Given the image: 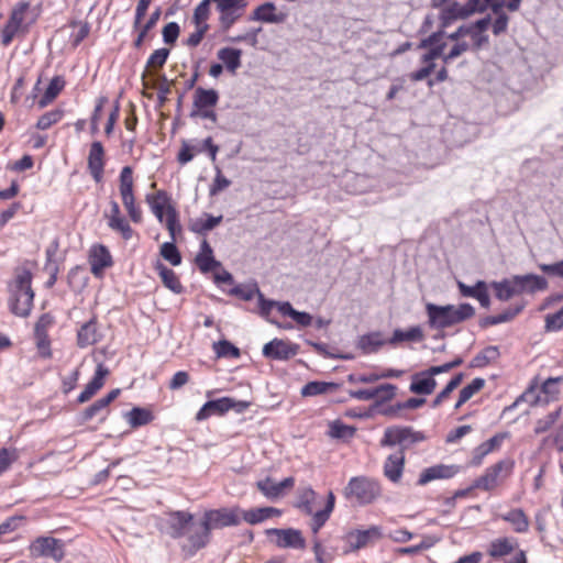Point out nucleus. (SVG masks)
Masks as SVG:
<instances>
[{
	"instance_id": "obj_43",
	"label": "nucleus",
	"mask_w": 563,
	"mask_h": 563,
	"mask_svg": "<svg viewBox=\"0 0 563 563\" xmlns=\"http://www.w3.org/2000/svg\"><path fill=\"white\" fill-rule=\"evenodd\" d=\"M223 217L222 216H211L208 213H205L202 217L197 219L192 225V229L199 233H205L207 231L212 230L218 224L221 223Z\"/></svg>"
},
{
	"instance_id": "obj_8",
	"label": "nucleus",
	"mask_w": 563,
	"mask_h": 563,
	"mask_svg": "<svg viewBox=\"0 0 563 563\" xmlns=\"http://www.w3.org/2000/svg\"><path fill=\"white\" fill-rule=\"evenodd\" d=\"M515 462L505 459L486 468L485 473L474 481L473 487L490 492L495 489L512 472Z\"/></svg>"
},
{
	"instance_id": "obj_37",
	"label": "nucleus",
	"mask_w": 563,
	"mask_h": 563,
	"mask_svg": "<svg viewBox=\"0 0 563 563\" xmlns=\"http://www.w3.org/2000/svg\"><path fill=\"white\" fill-rule=\"evenodd\" d=\"M385 344L379 332H372L360 336L357 341V347L364 353L369 354L377 352L380 346Z\"/></svg>"
},
{
	"instance_id": "obj_62",
	"label": "nucleus",
	"mask_w": 563,
	"mask_h": 563,
	"mask_svg": "<svg viewBox=\"0 0 563 563\" xmlns=\"http://www.w3.org/2000/svg\"><path fill=\"white\" fill-rule=\"evenodd\" d=\"M563 382V376L561 377H550L542 384V393L549 396L551 399H554L559 394L558 384Z\"/></svg>"
},
{
	"instance_id": "obj_6",
	"label": "nucleus",
	"mask_w": 563,
	"mask_h": 563,
	"mask_svg": "<svg viewBox=\"0 0 563 563\" xmlns=\"http://www.w3.org/2000/svg\"><path fill=\"white\" fill-rule=\"evenodd\" d=\"M146 202L161 223L166 224L173 241H176V210L165 191L146 195Z\"/></svg>"
},
{
	"instance_id": "obj_35",
	"label": "nucleus",
	"mask_w": 563,
	"mask_h": 563,
	"mask_svg": "<svg viewBox=\"0 0 563 563\" xmlns=\"http://www.w3.org/2000/svg\"><path fill=\"white\" fill-rule=\"evenodd\" d=\"M523 307V305H520L515 308H508L503 313H499L497 316L485 317L479 321V325L482 328H487L490 325L509 322L522 311Z\"/></svg>"
},
{
	"instance_id": "obj_14",
	"label": "nucleus",
	"mask_w": 563,
	"mask_h": 563,
	"mask_svg": "<svg viewBox=\"0 0 563 563\" xmlns=\"http://www.w3.org/2000/svg\"><path fill=\"white\" fill-rule=\"evenodd\" d=\"M423 439L421 432H416L409 427H391L385 430L380 444L383 446L401 445L404 451L409 444L420 442Z\"/></svg>"
},
{
	"instance_id": "obj_25",
	"label": "nucleus",
	"mask_w": 563,
	"mask_h": 563,
	"mask_svg": "<svg viewBox=\"0 0 563 563\" xmlns=\"http://www.w3.org/2000/svg\"><path fill=\"white\" fill-rule=\"evenodd\" d=\"M405 467V453L402 450L390 454L384 463V475L391 483H399Z\"/></svg>"
},
{
	"instance_id": "obj_51",
	"label": "nucleus",
	"mask_w": 563,
	"mask_h": 563,
	"mask_svg": "<svg viewBox=\"0 0 563 563\" xmlns=\"http://www.w3.org/2000/svg\"><path fill=\"white\" fill-rule=\"evenodd\" d=\"M108 225L121 233L123 239L129 240L132 238L133 230L123 217H117L108 221Z\"/></svg>"
},
{
	"instance_id": "obj_54",
	"label": "nucleus",
	"mask_w": 563,
	"mask_h": 563,
	"mask_svg": "<svg viewBox=\"0 0 563 563\" xmlns=\"http://www.w3.org/2000/svg\"><path fill=\"white\" fill-rule=\"evenodd\" d=\"M258 292H261V291L255 284L254 285H239L231 290L232 295H235L239 298L246 300V301L252 300L255 295L258 296Z\"/></svg>"
},
{
	"instance_id": "obj_17",
	"label": "nucleus",
	"mask_w": 563,
	"mask_h": 563,
	"mask_svg": "<svg viewBox=\"0 0 563 563\" xmlns=\"http://www.w3.org/2000/svg\"><path fill=\"white\" fill-rule=\"evenodd\" d=\"M512 282L516 288L517 296L529 294L533 295L538 291L548 289V280L540 275L526 274V275H514Z\"/></svg>"
},
{
	"instance_id": "obj_39",
	"label": "nucleus",
	"mask_w": 563,
	"mask_h": 563,
	"mask_svg": "<svg viewBox=\"0 0 563 563\" xmlns=\"http://www.w3.org/2000/svg\"><path fill=\"white\" fill-rule=\"evenodd\" d=\"M492 287L495 290V296L501 301H507L514 296H517L516 288L512 282V277L505 278L500 282H494Z\"/></svg>"
},
{
	"instance_id": "obj_2",
	"label": "nucleus",
	"mask_w": 563,
	"mask_h": 563,
	"mask_svg": "<svg viewBox=\"0 0 563 563\" xmlns=\"http://www.w3.org/2000/svg\"><path fill=\"white\" fill-rule=\"evenodd\" d=\"M31 283V272L26 268H19L15 271L14 279L9 286L10 308L19 317L29 316L33 307L34 292Z\"/></svg>"
},
{
	"instance_id": "obj_13",
	"label": "nucleus",
	"mask_w": 563,
	"mask_h": 563,
	"mask_svg": "<svg viewBox=\"0 0 563 563\" xmlns=\"http://www.w3.org/2000/svg\"><path fill=\"white\" fill-rule=\"evenodd\" d=\"M246 0H220L217 10L219 11V23L222 31H228L245 13Z\"/></svg>"
},
{
	"instance_id": "obj_57",
	"label": "nucleus",
	"mask_w": 563,
	"mask_h": 563,
	"mask_svg": "<svg viewBox=\"0 0 563 563\" xmlns=\"http://www.w3.org/2000/svg\"><path fill=\"white\" fill-rule=\"evenodd\" d=\"M62 119V112L59 111H49L40 117L36 123V128L40 130H47L53 124L57 123Z\"/></svg>"
},
{
	"instance_id": "obj_27",
	"label": "nucleus",
	"mask_w": 563,
	"mask_h": 563,
	"mask_svg": "<svg viewBox=\"0 0 563 563\" xmlns=\"http://www.w3.org/2000/svg\"><path fill=\"white\" fill-rule=\"evenodd\" d=\"M437 387V380L434 376L427 373L426 371L416 373L412 375V382L409 386V390L418 395H430Z\"/></svg>"
},
{
	"instance_id": "obj_4",
	"label": "nucleus",
	"mask_w": 563,
	"mask_h": 563,
	"mask_svg": "<svg viewBox=\"0 0 563 563\" xmlns=\"http://www.w3.org/2000/svg\"><path fill=\"white\" fill-rule=\"evenodd\" d=\"M382 495V486L378 481L367 476H354L343 489V496L347 501L357 506L373 504Z\"/></svg>"
},
{
	"instance_id": "obj_3",
	"label": "nucleus",
	"mask_w": 563,
	"mask_h": 563,
	"mask_svg": "<svg viewBox=\"0 0 563 563\" xmlns=\"http://www.w3.org/2000/svg\"><path fill=\"white\" fill-rule=\"evenodd\" d=\"M426 310L430 327L435 329L452 327L472 318L475 314V309L470 303H461L459 306H438L434 303H427Z\"/></svg>"
},
{
	"instance_id": "obj_50",
	"label": "nucleus",
	"mask_w": 563,
	"mask_h": 563,
	"mask_svg": "<svg viewBox=\"0 0 563 563\" xmlns=\"http://www.w3.org/2000/svg\"><path fill=\"white\" fill-rule=\"evenodd\" d=\"M220 0H202L195 9L194 21L196 24H207L210 15V3H219Z\"/></svg>"
},
{
	"instance_id": "obj_38",
	"label": "nucleus",
	"mask_w": 563,
	"mask_h": 563,
	"mask_svg": "<svg viewBox=\"0 0 563 563\" xmlns=\"http://www.w3.org/2000/svg\"><path fill=\"white\" fill-rule=\"evenodd\" d=\"M499 349L497 346H487L477 353L471 361V367H485L495 362L499 357Z\"/></svg>"
},
{
	"instance_id": "obj_33",
	"label": "nucleus",
	"mask_w": 563,
	"mask_h": 563,
	"mask_svg": "<svg viewBox=\"0 0 563 563\" xmlns=\"http://www.w3.org/2000/svg\"><path fill=\"white\" fill-rule=\"evenodd\" d=\"M500 518L510 523L517 533H525L529 530V519L521 508L510 509L508 512L500 515Z\"/></svg>"
},
{
	"instance_id": "obj_34",
	"label": "nucleus",
	"mask_w": 563,
	"mask_h": 563,
	"mask_svg": "<svg viewBox=\"0 0 563 563\" xmlns=\"http://www.w3.org/2000/svg\"><path fill=\"white\" fill-rule=\"evenodd\" d=\"M217 56L231 73H235L236 69L241 67L242 51L239 48H220L217 53Z\"/></svg>"
},
{
	"instance_id": "obj_7",
	"label": "nucleus",
	"mask_w": 563,
	"mask_h": 563,
	"mask_svg": "<svg viewBox=\"0 0 563 563\" xmlns=\"http://www.w3.org/2000/svg\"><path fill=\"white\" fill-rule=\"evenodd\" d=\"M169 55L168 48L156 49L147 59V68L153 79V87L157 91L159 106L162 107L165 101L168 100V95L172 92V86H174V79L168 80L165 76L155 74V70L162 68L166 63Z\"/></svg>"
},
{
	"instance_id": "obj_55",
	"label": "nucleus",
	"mask_w": 563,
	"mask_h": 563,
	"mask_svg": "<svg viewBox=\"0 0 563 563\" xmlns=\"http://www.w3.org/2000/svg\"><path fill=\"white\" fill-rule=\"evenodd\" d=\"M435 541L437 540L433 537L428 536V537H424L419 544L401 548L398 550V552L401 554L415 555V554L421 552L422 550H427V549H430L431 547H433Z\"/></svg>"
},
{
	"instance_id": "obj_9",
	"label": "nucleus",
	"mask_w": 563,
	"mask_h": 563,
	"mask_svg": "<svg viewBox=\"0 0 563 563\" xmlns=\"http://www.w3.org/2000/svg\"><path fill=\"white\" fill-rule=\"evenodd\" d=\"M511 553H514V556L507 563H527L526 552L519 549V543L515 538H497L489 543L487 549V554L495 560Z\"/></svg>"
},
{
	"instance_id": "obj_46",
	"label": "nucleus",
	"mask_w": 563,
	"mask_h": 563,
	"mask_svg": "<svg viewBox=\"0 0 563 563\" xmlns=\"http://www.w3.org/2000/svg\"><path fill=\"white\" fill-rule=\"evenodd\" d=\"M424 404H426L424 398H409L408 400H406L404 402H398L395 406L389 407L385 411V415L396 418V417H398V412L400 410L416 409V408L423 406Z\"/></svg>"
},
{
	"instance_id": "obj_49",
	"label": "nucleus",
	"mask_w": 563,
	"mask_h": 563,
	"mask_svg": "<svg viewBox=\"0 0 563 563\" xmlns=\"http://www.w3.org/2000/svg\"><path fill=\"white\" fill-rule=\"evenodd\" d=\"M156 272L158 273L163 284L169 288L170 290L173 291H176V279H175V275H174V272L169 268H167L161 261V258H158L156 262H155V265H154Z\"/></svg>"
},
{
	"instance_id": "obj_42",
	"label": "nucleus",
	"mask_w": 563,
	"mask_h": 563,
	"mask_svg": "<svg viewBox=\"0 0 563 563\" xmlns=\"http://www.w3.org/2000/svg\"><path fill=\"white\" fill-rule=\"evenodd\" d=\"M335 505V496L330 490L328 493V498L324 507L320 510H314L312 516V519L320 523L322 527L325 525V522L329 520Z\"/></svg>"
},
{
	"instance_id": "obj_11",
	"label": "nucleus",
	"mask_w": 563,
	"mask_h": 563,
	"mask_svg": "<svg viewBox=\"0 0 563 563\" xmlns=\"http://www.w3.org/2000/svg\"><path fill=\"white\" fill-rule=\"evenodd\" d=\"M132 168L130 166H125L122 168L120 173V195L122 198V203L126 209L129 217L133 222H140L142 220V211L135 205L134 195H133V177H132Z\"/></svg>"
},
{
	"instance_id": "obj_12",
	"label": "nucleus",
	"mask_w": 563,
	"mask_h": 563,
	"mask_svg": "<svg viewBox=\"0 0 563 563\" xmlns=\"http://www.w3.org/2000/svg\"><path fill=\"white\" fill-rule=\"evenodd\" d=\"M219 95L214 89L197 88L194 93V111L192 115L216 122L217 114L213 110L218 103Z\"/></svg>"
},
{
	"instance_id": "obj_36",
	"label": "nucleus",
	"mask_w": 563,
	"mask_h": 563,
	"mask_svg": "<svg viewBox=\"0 0 563 563\" xmlns=\"http://www.w3.org/2000/svg\"><path fill=\"white\" fill-rule=\"evenodd\" d=\"M317 493L311 487L299 492L296 507L306 515H312L317 506Z\"/></svg>"
},
{
	"instance_id": "obj_60",
	"label": "nucleus",
	"mask_w": 563,
	"mask_h": 563,
	"mask_svg": "<svg viewBox=\"0 0 563 563\" xmlns=\"http://www.w3.org/2000/svg\"><path fill=\"white\" fill-rule=\"evenodd\" d=\"M545 329L548 331H559L563 329V307L555 313L545 317Z\"/></svg>"
},
{
	"instance_id": "obj_26",
	"label": "nucleus",
	"mask_w": 563,
	"mask_h": 563,
	"mask_svg": "<svg viewBox=\"0 0 563 563\" xmlns=\"http://www.w3.org/2000/svg\"><path fill=\"white\" fill-rule=\"evenodd\" d=\"M272 533L278 536L277 544L280 548L305 549L306 541L299 530L272 529Z\"/></svg>"
},
{
	"instance_id": "obj_31",
	"label": "nucleus",
	"mask_w": 563,
	"mask_h": 563,
	"mask_svg": "<svg viewBox=\"0 0 563 563\" xmlns=\"http://www.w3.org/2000/svg\"><path fill=\"white\" fill-rule=\"evenodd\" d=\"M280 510L274 507H260L249 510H243L241 514V521L244 520L250 525H257L272 517L280 516Z\"/></svg>"
},
{
	"instance_id": "obj_28",
	"label": "nucleus",
	"mask_w": 563,
	"mask_h": 563,
	"mask_svg": "<svg viewBox=\"0 0 563 563\" xmlns=\"http://www.w3.org/2000/svg\"><path fill=\"white\" fill-rule=\"evenodd\" d=\"M230 410V397H222L207 401L196 415L198 421L208 419L211 416H221Z\"/></svg>"
},
{
	"instance_id": "obj_18",
	"label": "nucleus",
	"mask_w": 563,
	"mask_h": 563,
	"mask_svg": "<svg viewBox=\"0 0 563 563\" xmlns=\"http://www.w3.org/2000/svg\"><path fill=\"white\" fill-rule=\"evenodd\" d=\"M298 353V345L282 339H274L263 347V355L273 360H288Z\"/></svg>"
},
{
	"instance_id": "obj_20",
	"label": "nucleus",
	"mask_w": 563,
	"mask_h": 563,
	"mask_svg": "<svg viewBox=\"0 0 563 563\" xmlns=\"http://www.w3.org/2000/svg\"><path fill=\"white\" fill-rule=\"evenodd\" d=\"M288 18L285 11H277L273 2H265L258 5L250 15V21H260L264 23L279 24L284 23Z\"/></svg>"
},
{
	"instance_id": "obj_21",
	"label": "nucleus",
	"mask_w": 563,
	"mask_h": 563,
	"mask_svg": "<svg viewBox=\"0 0 563 563\" xmlns=\"http://www.w3.org/2000/svg\"><path fill=\"white\" fill-rule=\"evenodd\" d=\"M294 484V477H286L279 483L274 482L271 477H266L256 482V487L266 498L274 500L283 496L285 489L292 488Z\"/></svg>"
},
{
	"instance_id": "obj_59",
	"label": "nucleus",
	"mask_w": 563,
	"mask_h": 563,
	"mask_svg": "<svg viewBox=\"0 0 563 563\" xmlns=\"http://www.w3.org/2000/svg\"><path fill=\"white\" fill-rule=\"evenodd\" d=\"M34 335L36 339V345H37L41 356L49 357L51 349H49V341H48L47 332L46 331H34Z\"/></svg>"
},
{
	"instance_id": "obj_58",
	"label": "nucleus",
	"mask_w": 563,
	"mask_h": 563,
	"mask_svg": "<svg viewBox=\"0 0 563 563\" xmlns=\"http://www.w3.org/2000/svg\"><path fill=\"white\" fill-rule=\"evenodd\" d=\"M216 170L217 174L209 190L210 196H217L220 191L227 189L231 185V181L222 175L219 167H217Z\"/></svg>"
},
{
	"instance_id": "obj_32",
	"label": "nucleus",
	"mask_w": 563,
	"mask_h": 563,
	"mask_svg": "<svg viewBox=\"0 0 563 563\" xmlns=\"http://www.w3.org/2000/svg\"><path fill=\"white\" fill-rule=\"evenodd\" d=\"M459 289L463 296L476 298L482 307H489L490 299L484 282L479 280L475 286H467L459 282Z\"/></svg>"
},
{
	"instance_id": "obj_45",
	"label": "nucleus",
	"mask_w": 563,
	"mask_h": 563,
	"mask_svg": "<svg viewBox=\"0 0 563 563\" xmlns=\"http://www.w3.org/2000/svg\"><path fill=\"white\" fill-rule=\"evenodd\" d=\"M336 387L333 383L325 382H310L306 384L301 389L302 396H317L332 390Z\"/></svg>"
},
{
	"instance_id": "obj_64",
	"label": "nucleus",
	"mask_w": 563,
	"mask_h": 563,
	"mask_svg": "<svg viewBox=\"0 0 563 563\" xmlns=\"http://www.w3.org/2000/svg\"><path fill=\"white\" fill-rule=\"evenodd\" d=\"M538 267L549 276L563 278V260L553 264H538Z\"/></svg>"
},
{
	"instance_id": "obj_15",
	"label": "nucleus",
	"mask_w": 563,
	"mask_h": 563,
	"mask_svg": "<svg viewBox=\"0 0 563 563\" xmlns=\"http://www.w3.org/2000/svg\"><path fill=\"white\" fill-rule=\"evenodd\" d=\"M30 552L35 558L44 556L60 561L64 558V543L52 537H38L31 544Z\"/></svg>"
},
{
	"instance_id": "obj_19",
	"label": "nucleus",
	"mask_w": 563,
	"mask_h": 563,
	"mask_svg": "<svg viewBox=\"0 0 563 563\" xmlns=\"http://www.w3.org/2000/svg\"><path fill=\"white\" fill-rule=\"evenodd\" d=\"M460 471L457 465L437 464L424 468L418 478L417 484L424 486L435 479H449L454 477Z\"/></svg>"
},
{
	"instance_id": "obj_61",
	"label": "nucleus",
	"mask_w": 563,
	"mask_h": 563,
	"mask_svg": "<svg viewBox=\"0 0 563 563\" xmlns=\"http://www.w3.org/2000/svg\"><path fill=\"white\" fill-rule=\"evenodd\" d=\"M470 49V43L466 41L456 42L448 54L443 56V62L449 64L453 59L461 56L463 53Z\"/></svg>"
},
{
	"instance_id": "obj_44",
	"label": "nucleus",
	"mask_w": 563,
	"mask_h": 563,
	"mask_svg": "<svg viewBox=\"0 0 563 563\" xmlns=\"http://www.w3.org/2000/svg\"><path fill=\"white\" fill-rule=\"evenodd\" d=\"M561 411L562 409L559 407L554 411L549 412L545 417L538 419L534 426V433L541 434L549 431L560 418Z\"/></svg>"
},
{
	"instance_id": "obj_41",
	"label": "nucleus",
	"mask_w": 563,
	"mask_h": 563,
	"mask_svg": "<svg viewBox=\"0 0 563 563\" xmlns=\"http://www.w3.org/2000/svg\"><path fill=\"white\" fill-rule=\"evenodd\" d=\"M125 418L133 428H136L147 424L153 417L150 410L135 407L125 413Z\"/></svg>"
},
{
	"instance_id": "obj_29",
	"label": "nucleus",
	"mask_w": 563,
	"mask_h": 563,
	"mask_svg": "<svg viewBox=\"0 0 563 563\" xmlns=\"http://www.w3.org/2000/svg\"><path fill=\"white\" fill-rule=\"evenodd\" d=\"M100 339L95 318L84 323L77 331V344L81 349L96 344Z\"/></svg>"
},
{
	"instance_id": "obj_1",
	"label": "nucleus",
	"mask_w": 563,
	"mask_h": 563,
	"mask_svg": "<svg viewBox=\"0 0 563 563\" xmlns=\"http://www.w3.org/2000/svg\"><path fill=\"white\" fill-rule=\"evenodd\" d=\"M178 539L185 556L190 558L210 541V531L205 522H195L191 514L178 510Z\"/></svg>"
},
{
	"instance_id": "obj_23",
	"label": "nucleus",
	"mask_w": 563,
	"mask_h": 563,
	"mask_svg": "<svg viewBox=\"0 0 563 563\" xmlns=\"http://www.w3.org/2000/svg\"><path fill=\"white\" fill-rule=\"evenodd\" d=\"M89 264L91 273L99 277L107 267L112 265V257L108 249L103 245H95L89 253Z\"/></svg>"
},
{
	"instance_id": "obj_48",
	"label": "nucleus",
	"mask_w": 563,
	"mask_h": 563,
	"mask_svg": "<svg viewBox=\"0 0 563 563\" xmlns=\"http://www.w3.org/2000/svg\"><path fill=\"white\" fill-rule=\"evenodd\" d=\"M356 429L352 426L334 421L330 424L329 435L335 439H350L354 435Z\"/></svg>"
},
{
	"instance_id": "obj_10",
	"label": "nucleus",
	"mask_w": 563,
	"mask_h": 563,
	"mask_svg": "<svg viewBox=\"0 0 563 563\" xmlns=\"http://www.w3.org/2000/svg\"><path fill=\"white\" fill-rule=\"evenodd\" d=\"M241 514L240 507L211 509L205 512L202 521L211 532L213 529L239 526Z\"/></svg>"
},
{
	"instance_id": "obj_24",
	"label": "nucleus",
	"mask_w": 563,
	"mask_h": 563,
	"mask_svg": "<svg viewBox=\"0 0 563 563\" xmlns=\"http://www.w3.org/2000/svg\"><path fill=\"white\" fill-rule=\"evenodd\" d=\"M108 374V368L101 363L98 364L92 379L78 396V402L84 404L90 400L103 387L104 378Z\"/></svg>"
},
{
	"instance_id": "obj_47",
	"label": "nucleus",
	"mask_w": 563,
	"mask_h": 563,
	"mask_svg": "<svg viewBox=\"0 0 563 563\" xmlns=\"http://www.w3.org/2000/svg\"><path fill=\"white\" fill-rule=\"evenodd\" d=\"M422 331L419 327L410 328L408 331L395 330L389 343L395 344L401 341H416L422 339Z\"/></svg>"
},
{
	"instance_id": "obj_52",
	"label": "nucleus",
	"mask_w": 563,
	"mask_h": 563,
	"mask_svg": "<svg viewBox=\"0 0 563 563\" xmlns=\"http://www.w3.org/2000/svg\"><path fill=\"white\" fill-rule=\"evenodd\" d=\"M485 386V379L474 378L472 383L463 387L460 391L462 401H468L476 393H478Z\"/></svg>"
},
{
	"instance_id": "obj_30",
	"label": "nucleus",
	"mask_w": 563,
	"mask_h": 563,
	"mask_svg": "<svg viewBox=\"0 0 563 563\" xmlns=\"http://www.w3.org/2000/svg\"><path fill=\"white\" fill-rule=\"evenodd\" d=\"M195 261L202 273H209L221 266V263L214 258L212 247L207 240H202Z\"/></svg>"
},
{
	"instance_id": "obj_53",
	"label": "nucleus",
	"mask_w": 563,
	"mask_h": 563,
	"mask_svg": "<svg viewBox=\"0 0 563 563\" xmlns=\"http://www.w3.org/2000/svg\"><path fill=\"white\" fill-rule=\"evenodd\" d=\"M214 351L219 357H238L240 355L239 349L225 340L214 343Z\"/></svg>"
},
{
	"instance_id": "obj_56",
	"label": "nucleus",
	"mask_w": 563,
	"mask_h": 563,
	"mask_svg": "<svg viewBox=\"0 0 563 563\" xmlns=\"http://www.w3.org/2000/svg\"><path fill=\"white\" fill-rule=\"evenodd\" d=\"M397 387L393 384H383L374 388L375 398L378 401L391 400L396 395Z\"/></svg>"
},
{
	"instance_id": "obj_22",
	"label": "nucleus",
	"mask_w": 563,
	"mask_h": 563,
	"mask_svg": "<svg viewBox=\"0 0 563 563\" xmlns=\"http://www.w3.org/2000/svg\"><path fill=\"white\" fill-rule=\"evenodd\" d=\"M88 169L97 183L102 180L104 169V150L103 145L99 141H95L90 145L88 154Z\"/></svg>"
},
{
	"instance_id": "obj_16",
	"label": "nucleus",
	"mask_w": 563,
	"mask_h": 563,
	"mask_svg": "<svg viewBox=\"0 0 563 563\" xmlns=\"http://www.w3.org/2000/svg\"><path fill=\"white\" fill-rule=\"evenodd\" d=\"M383 538L379 526H371L366 530H352L346 533L345 540L351 551H357Z\"/></svg>"
},
{
	"instance_id": "obj_5",
	"label": "nucleus",
	"mask_w": 563,
	"mask_h": 563,
	"mask_svg": "<svg viewBox=\"0 0 563 563\" xmlns=\"http://www.w3.org/2000/svg\"><path fill=\"white\" fill-rule=\"evenodd\" d=\"M495 2H498V0H466L464 4L459 2L449 3L441 12L442 26H448L456 19H464L487 8H490L494 12H497L499 8H506L505 5H495Z\"/></svg>"
},
{
	"instance_id": "obj_63",
	"label": "nucleus",
	"mask_w": 563,
	"mask_h": 563,
	"mask_svg": "<svg viewBox=\"0 0 563 563\" xmlns=\"http://www.w3.org/2000/svg\"><path fill=\"white\" fill-rule=\"evenodd\" d=\"M159 256L176 266V244L174 242H165L161 245Z\"/></svg>"
},
{
	"instance_id": "obj_40",
	"label": "nucleus",
	"mask_w": 563,
	"mask_h": 563,
	"mask_svg": "<svg viewBox=\"0 0 563 563\" xmlns=\"http://www.w3.org/2000/svg\"><path fill=\"white\" fill-rule=\"evenodd\" d=\"M64 86L65 81L62 77H54L48 84L43 97L38 101L40 108H44L51 103L63 90Z\"/></svg>"
}]
</instances>
